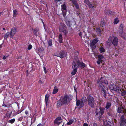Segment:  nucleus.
<instances>
[{"mask_svg":"<svg viewBox=\"0 0 126 126\" xmlns=\"http://www.w3.org/2000/svg\"><path fill=\"white\" fill-rule=\"evenodd\" d=\"M71 97L69 95H66L62 96L60 99L57 101V105L60 106L62 105L68 103L71 100Z\"/></svg>","mask_w":126,"mask_h":126,"instance_id":"nucleus-1","label":"nucleus"},{"mask_svg":"<svg viewBox=\"0 0 126 126\" xmlns=\"http://www.w3.org/2000/svg\"><path fill=\"white\" fill-rule=\"evenodd\" d=\"M118 39L117 37L111 36L108 38L106 44L109 46L111 45L112 44L114 46L116 47L118 45Z\"/></svg>","mask_w":126,"mask_h":126,"instance_id":"nucleus-2","label":"nucleus"},{"mask_svg":"<svg viewBox=\"0 0 126 126\" xmlns=\"http://www.w3.org/2000/svg\"><path fill=\"white\" fill-rule=\"evenodd\" d=\"M59 31L61 32H63L64 35H65L67 34L68 31L65 25L63 23L61 24L59 27Z\"/></svg>","mask_w":126,"mask_h":126,"instance_id":"nucleus-3","label":"nucleus"},{"mask_svg":"<svg viewBox=\"0 0 126 126\" xmlns=\"http://www.w3.org/2000/svg\"><path fill=\"white\" fill-rule=\"evenodd\" d=\"M87 99L89 106L92 108L94 107L95 103L94 98L91 96L89 95L87 97Z\"/></svg>","mask_w":126,"mask_h":126,"instance_id":"nucleus-4","label":"nucleus"},{"mask_svg":"<svg viewBox=\"0 0 126 126\" xmlns=\"http://www.w3.org/2000/svg\"><path fill=\"white\" fill-rule=\"evenodd\" d=\"M56 56L59 57L61 58H63L65 57L67 55V53L63 50H62L60 52H57L54 54Z\"/></svg>","mask_w":126,"mask_h":126,"instance_id":"nucleus-5","label":"nucleus"},{"mask_svg":"<svg viewBox=\"0 0 126 126\" xmlns=\"http://www.w3.org/2000/svg\"><path fill=\"white\" fill-rule=\"evenodd\" d=\"M97 84L99 87L100 89H101L102 92L104 94H106V91L105 90V88L104 86L102 84V83L100 80H98Z\"/></svg>","mask_w":126,"mask_h":126,"instance_id":"nucleus-6","label":"nucleus"},{"mask_svg":"<svg viewBox=\"0 0 126 126\" xmlns=\"http://www.w3.org/2000/svg\"><path fill=\"white\" fill-rule=\"evenodd\" d=\"M98 42V40L97 39H94L93 40H92L91 42L90 46L91 48L92 51H93L94 49L96 48V46L95 44Z\"/></svg>","mask_w":126,"mask_h":126,"instance_id":"nucleus-7","label":"nucleus"},{"mask_svg":"<svg viewBox=\"0 0 126 126\" xmlns=\"http://www.w3.org/2000/svg\"><path fill=\"white\" fill-rule=\"evenodd\" d=\"M72 68L73 70L71 73V74L73 75H74L77 72V68L78 67L77 65L75 62H73L72 64Z\"/></svg>","mask_w":126,"mask_h":126,"instance_id":"nucleus-8","label":"nucleus"},{"mask_svg":"<svg viewBox=\"0 0 126 126\" xmlns=\"http://www.w3.org/2000/svg\"><path fill=\"white\" fill-rule=\"evenodd\" d=\"M120 126H126V119H124L123 115H122L120 118Z\"/></svg>","mask_w":126,"mask_h":126,"instance_id":"nucleus-9","label":"nucleus"},{"mask_svg":"<svg viewBox=\"0 0 126 126\" xmlns=\"http://www.w3.org/2000/svg\"><path fill=\"white\" fill-rule=\"evenodd\" d=\"M16 32V29L15 28H13L11 29V32L10 33V37L12 38L15 34Z\"/></svg>","mask_w":126,"mask_h":126,"instance_id":"nucleus-10","label":"nucleus"},{"mask_svg":"<svg viewBox=\"0 0 126 126\" xmlns=\"http://www.w3.org/2000/svg\"><path fill=\"white\" fill-rule=\"evenodd\" d=\"M61 7L62 11L63 13V15L64 17L66 14V6L65 4H64L62 5Z\"/></svg>","mask_w":126,"mask_h":126,"instance_id":"nucleus-11","label":"nucleus"},{"mask_svg":"<svg viewBox=\"0 0 126 126\" xmlns=\"http://www.w3.org/2000/svg\"><path fill=\"white\" fill-rule=\"evenodd\" d=\"M76 104L77 106H79V108L82 107L84 105L81 101L79 100H77Z\"/></svg>","mask_w":126,"mask_h":126,"instance_id":"nucleus-12","label":"nucleus"},{"mask_svg":"<svg viewBox=\"0 0 126 126\" xmlns=\"http://www.w3.org/2000/svg\"><path fill=\"white\" fill-rule=\"evenodd\" d=\"M84 3L88 5L89 7L91 8H93L94 5L91 3V2L88 0H85L84 1Z\"/></svg>","mask_w":126,"mask_h":126,"instance_id":"nucleus-13","label":"nucleus"},{"mask_svg":"<svg viewBox=\"0 0 126 126\" xmlns=\"http://www.w3.org/2000/svg\"><path fill=\"white\" fill-rule=\"evenodd\" d=\"M99 109L100 110V112H99L97 113H96V115L97 116L99 115V116H100L102 115L104 113V110L105 109L104 108L100 107L99 108Z\"/></svg>","mask_w":126,"mask_h":126,"instance_id":"nucleus-14","label":"nucleus"},{"mask_svg":"<svg viewBox=\"0 0 126 126\" xmlns=\"http://www.w3.org/2000/svg\"><path fill=\"white\" fill-rule=\"evenodd\" d=\"M61 118L60 117H59L57 118L54 121V123L55 124H57L58 125H59L61 123Z\"/></svg>","mask_w":126,"mask_h":126,"instance_id":"nucleus-15","label":"nucleus"},{"mask_svg":"<svg viewBox=\"0 0 126 126\" xmlns=\"http://www.w3.org/2000/svg\"><path fill=\"white\" fill-rule=\"evenodd\" d=\"M124 108L123 107H119L117 110V112L119 113H125V111Z\"/></svg>","mask_w":126,"mask_h":126,"instance_id":"nucleus-16","label":"nucleus"},{"mask_svg":"<svg viewBox=\"0 0 126 126\" xmlns=\"http://www.w3.org/2000/svg\"><path fill=\"white\" fill-rule=\"evenodd\" d=\"M76 64L78 66H80L81 68H83L85 66L84 64L83 63L80 62L79 61H78L77 62V64L76 63Z\"/></svg>","mask_w":126,"mask_h":126,"instance_id":"nucleus-17","label":"nucleus"},{"mask_svg":"<svg viewBox=\"0 0 126 126\" xmlns=\"http://www.w3.org/2000/svg\"><path fill=\"white\" fill-rule=\"evenodd\" d=\"M49 95L48 94H46L45 96V101L46 105L47 107L48 105V100L49 98Z\"/></svg>","mask_w":126,"mask_h":126,"instance_id":"nucleus-18","label":"nucleus"},{"mask_svg":"<svg viewBox=\"0 0 126 126\" xmlns=\"http://www.w3.org/2000/svg\"><path fill=\"white\" fill-rule=\"evenodd\" d=\"M119 33L121 37L125 40L126 39V34L125 33L122 31L119 32Z\"/></svg>","mask_w":126,"mask_h":126,"instance_id":"nucleus-19","label":"nucleus"},{"mask_svg":"<svg viewBox=\"0 0 126 126\" xmlns=\"http://www.w3.org/2000/svg\"><path fill=\"white\" fill-rule=\"evenodd\" d=\"M103 122H104V124L106 126H110L111 124V123L109 121H107V120H104L103 121Z\"/></svg>","mask_w":126,"mask_h":126,"instance_id":"nucleus-20","label":"nucleus"},{"mask_svg":"<svg viewBox=\"0 0 126 126\" xmlns=\"http://www.w3.org/2000/svg\"><path fill=\"white\" fill-rule=\"evenodd\" d=\"M63 40L62 35L61 34H60L58 36V41L61 43L62 42Z\"/></svg>","mask_w":126,"mask_h":126,"instance_id":"nucleus-21","label":"nucleus"},{"mask_svg":"<svg viewBox=\"0 0 126 126\" xmlns=\"http://www.w3.org/2000/svg\"><path fill=\"white\" fill-rule=\"evenodd\" d=\"M74 120H75V122H76V119L75 118H73V119L70 120L69 121L67 122V124L68 125L72 124V123L74 121Z\"/></svg>","mask_w":126,"mask_h":126,"instance_id":"nucleus-22","label":"nucleus"},{"mask_svg":"<svg viewBox=\"0 0 126 126\" xmlns=\"http://www.w3.org/2000/svg\"><path fill=\"white\" fill-rule=\"evenodd\" d=\"M81 101L84 105V103L87 101V99L86 97L85 96L83 97L81 99Z\"/></svg>","mask_w":126,"mask_h":126,"instance_id":"nucleus-23","label":"nucleus"},{"mask_svg":"<svg viewBox=\"0 0 126 126\" xmlns=\"http://www.w3.org/2000/svg\"><path fill=\"white\" fill-rule=\"evenodd\" d=\"M96 30L98 34L99 35H101V30L99 28H97L96 29Z\"/></svg>","mask_w":126,"mask_h":126,"instance_id":"nucleus-24","label":"nucleus"},{"mask_svg":"<svg viewBox=\"0 0 126 126\" xmlns=\"http://www.w3.org/2000/svg\"><path fill=\"white\" fill-rule=\"evenodd\" d=\"M58 89L57 88V87L55 86V87L54 88L53 90L52 93L53 94L56 93L58 91Z\"/></svg>","mask_w":126,"mask_h":126,"instance_id":"nucleus-25","label":"nucleus"},{"mask_svg":"<svg viewBox=\"0 0 126 126\" xmlns=\"http://www.w3.org/2000/svg\"><path fill=\"white\" fill-rule=\"evenodd\" d=\"M67 25L69 26V27H70L72 25V23L71 22H70L69 21H68L66 22Z\"/></svg>","mask_w":126,"mask_h":126,"instance_id":"nucleus-26","label":"nucleus"},{"mask_svg":"<svg viewBox=\"0 0 126 126\" xmlns=\"http://www.w3.org/2000/svg\"><path fill=\"white\" fill-rule=\"evenodd\" d=\"M111 106V103L110 102L107 103L106 105V106L105 107V108L108 109Z\"/></svg>","mask_w":126,"mask_h":126,"instance_id":"nucleus-27","label":"nucleus"},{"mask_svg":"<svg viewBox=\"0 0 126 126\" xmlns=\"http://www.w3.org/2000/svg\"><path fill=\"white\" fill-rule=\"evenodd\" d=\"M119 87H117L116 86L114 85V89H113V90L114 91H115L116 92H118L119 91Z\"/></svg>","mask_w":126,"mask_h":126,"instance_id":"nucleus-28","label":"nucleus"},{"mask_svg":"<svg viewBox=\"0 0 126 126\" xmlns=\"http://www.w3.org/2000/svg\"><path fill=\"white\" fill-rule=\"evenodd\" d=\"M99 50L100 53L104 52L105 51V49L103 47H101L100 48H99Z\"/></svg>","mask_w":126,"mask_h":126,"instance_id":"nucleus-29","label":"nucleus"},{"mask_svg":"<svg viewBox=\"0 0 126 126\" xmlns=\"http://www.w3.org/2000/svg\"><path fill=\"white\" fill-rule=\"evenodd\" d=\"M98 59L102 60V59L104 58L103 56L102 55H99L98 56Z\"/></svg>","mask_w":126,"mask_h":126,"instance_id":"nucleus-30","label":"nucleus"},{"mask_svg":"<svg viewBox=\"0 0 126 126\" xmlns=\"http://www.w3.org/2000/svg\"><path fill=\"white\" fill-rule=\"evenodd\" d=\"M123 24H121L120 26L119 29V32L123 31Z\"/></svg>","mask_w":126,"mask_h":126,"instance_id":"nucleus-31","label":"nucleus"},{"mask_svg":"<svg viewBox=\"0 0 126 126\" xmlns=\"http://www.w3.org/2000/svg\"><path fill=\"white\" fill-rule=\"evenodd\" d=\"M119 22V20H118V18H116L114 19L113 23L114 24H116L118 23Z\"/></svg>","mask_w":126,"mask_h":126,"instance_id":"nucleus-32","label":"nucleus"},{"mask_svg":"<svg viewBox=\"0 0 126 126\" xmlns=\"http://www.w3.org/2000/svg\"><path fill=\"white\" fill-rule=\"evenodd\" d=\"M114 87V84H113L112 85H111L109 86V88L110 89L112 90H113Z\"/></svg>","mask_w":126,"mask_h":126,"instance_id":"nucleus-33","label":"nucleus"},{"mask_svg":"<svg viewBox=\"0 0 126 126\" xmlns=\"http://www.w3.org/2000/svg\"><path fill=\"white\" fill-rule=\"evenodd\" d=\"M17 11L16 10H15L13 11V16L14 17H15L17 15Z\"/></svg>","mask_w":126,"mask_h":126,"instance_id":"nucleus-34","label":"nucleus"},{"mask_svg":"<svg viewBox=\"0 0 126 126\" xmlns=\"http://www.w3.org/2000/svg\"><path fill=\"white\" fill-rule=\"evenodd\" d=\"M9 32H8L5 34L4 36V39L6 40L9 36Z\"/></svg>","mask_w":126,"mask_h":126,"instance_id":"nucleus-35","label":"nucleus"},{"mask_svg":"<svg viewBox=\"0 0 126 126\" xmlns=\"http://www.w3.org/2000/svg\"><path fill=\"white\" fill-rule=\"evenodd\" d=\"M15 120V119L14 118L8 121V122L10 123L11 124L13 123Z\"/></svg>","mask_w":126,"mask_h":126,"instance_id":"nucleus-36","label":"nucleus"},{"mask_svg":"<svg viewBox=\"0 0 126 126\" xmlns=\"http://www.w3.org/2000/svg\"><path fill=\"white\" fill-rule=\"evenodd\" d=\"M12 112L11 111L7 112L6 113L8 117H10L11 114Z\"/></svg>","mask_w":126,"mask_h":126,"instance_id":"nucleus-37","label":"nucleus"},{"mask_svg":"<svg viewBox=\"0 0 126 126\" xmlns=\"http://www.w3.org/2000/svg\"><path fill=\"white\" fill-rule=\"evenodd\" d=\"M106 13L107 14H108L109 15H111L112 14V12L109 10H107V11Z\"/></svg>","mask_w":126,"mask_h":126,"instance_id":"nucleus-38","label":"nucleus"},{"mask_svg":"<svg viewBox=\"0 0 126 126\" xmlns=\"http://www.w3.org/2000/svg\"><path fill=\"white\" fill-rule=\"evenodd\" d=\"M48 45L49 46H51L52 45V41L51 40H50L48 41Z\"/></svg>","mask_w":126,"mask_h":126,"instance_id":"nucleus-39","label":"nucleus"},{"mask_svg":"<svg viewBox=\"0 0 126 126\" xmlns=\"http://www.w3.org/2000/svg\"><path fill=\"white\" fill-rule=\"evenodd\" d=\"M32 46L31 45H29L28 47V49L29 50H30L31 49H32Z\"/></svg>","mask_w":126,"mask_h":126,"instance_id":"nucleus-40","label":"nucleus"},{"mask_svg":"<svg viewBox=\"0 0 126 126\" xmlns=\"http://www.w3.org/2000/svg\"><path fill=\"white\" fill-rule=\"evenodd\" d=\"M122 96H124L126 95V91H124L121 93Z\"/></svg>","mask_w":126,"mask_h":126,"instance_id":"nucleus-41","label":"nucleus"},{"mask_svg":"<svg viewBox=\"0 0 126 126\" xmlns=\"http://www.w3.org/2000/svg\"><path fill=\"white\" fill-rule=\"evenodd\" d=\"M102 60H98L97 61V63L98 64H100L102 62Z\"/></svg>","mask_w":126,"mask_h":126,"instance_id":"nucleus-42","label":"nucleus"},{"mask_svg":"<svg viewBox=\"0 0 126 126\" xmlns=\"http://www.w3.org/2000/svg\"><path fill=\"white\" fill-rule=\"evenodd\" d=\"M75 5V7L77 9H78L79 8V6L78 4H77V3H76V4H74Z\"/></svg>","mask_w":126,"mask_h":126,"instance_id":"nucleus-43","label":"nucleus"},{"mask_svg":"<svg viewBox=\"0 0 126 126\" xmlns=\"http://www.w3.org/2000/svg\"><path fill=\"white\" fill-rule=\"evenodd\" d=\"M72 1V2L73 3V4H76V3H77L76 0H71Z\"/></svg>","mask_w":126,"mask_h":126,"instance_id":"nucleus-44","label":"nucleus"},{"mask_svg":"<svg viewBox=\"0 0 126 126\" xmlns=\"http://www.w3.org/2000/svg\"><path fill=\"white\" fill-rule=\"evenodd\" d=\"M100 25L102 27H103L104 25V23L103 22H102L100 23Z\"/></svg>","mask_w":126,"mask_h":126,"instance_id":"nucleus-45","label":"nucleus"},{"mask_svg":"<svg viewBox=\"0 0 126 126\" xmlns=\"http://www.w3.org/2000/svg\"><path fill=\"white\" fill-rule=\"evenodd\" d=\"M102 82L105 83L106 84H108V81L107 80H104V81L103 82Z\"/></svg>","mask_w":126,"mask_h":126,"instance_id":"nucleus-46","label":"nucleus"},{"mask_svg":"<svg viewBox=\"0 0 126 126\" xmlns=\"http://www.w3.org/2000/svg\"><path fill=\"white\" fill-rule=\"evenodd\" d=\"M43 68L44 69V70L45 71V73H46L47 72V71L46 70V69L45 68V67H43Z\"/></svg>","mask_w":126,"mask_h":126,"instance_id":"nucleus-47","label":"nucleus"},{"mask_svg":"<svg viewBox=\"0 0 126 126\" xmlns=\"http://www.w3.org/2000/svg\"><path fill=\"white\" fill-rule=\"evenodd\" d=\"M37 31H36L35 30L34 32V33L36 35H37Z\"/></svg>","mask_w":126,"mask_h":126,"instance_id":"nucleus-48","label":"nucleus"},{"mask_svg":"<svg viewBox=\"0 0 126 126\" xmlns=\"http://www.w3.org/2000/svg\"><path fill=\"white\" fill-rule=\"evenodd\" d=\"M88 125L86 123H84L83 125V126H88Z\"/></svg>","mask_w":126,"mask_h":126,"instance_id":"nucleus-49","label":"nucleus"},{"mask_svg":"<svg viewBox=\"0 0 126 126\" xmlns=\"http://www.w3.org/2000/svg\"><path fill=\"white\" fill-rule=\"evenodd\" d=\"M61 0H54V1H55V2L56 3H57V2H58V1H60Z\"/></svg>","mask_w":126,"mask_h":126,"instance_id":"nucleus-50","label":"nucleus"},{"mask_svg":"<svg viewBox=\"0 0 126 126\" xmlns=\"http://www.w3.org/2000/svg\"><path fill=\"white\" fill-rule=\"evenodd\" d=\"M93 126H97V124L96 123H94Z\"/></svg>","mask_w":126,"mask_h":126,"instance_id":"nucleus-51","label":"nucleus"},{"mask_svg":"<svg viewBox=\"0 0 126 126\" xmlns=\"http://www.w3.org/2000/svg\"><path fill=\"white\" fill-rule=\"evenodd\" d=\"M25 113L26 115L28 113V111L27 110H26L25 112Z\"/></svg>","mask_w":126,"mask_h":126,"instance_id":"nucleus-52","label":"nucleus"},{"mask_svg":"<svg viewBox=\"0 0 126 126\" xmlns=\"http://www.w3.org/2000/svg\"><path fill=\"white\" fill-rule=\"evenodd\" d=\"M82 32H80L79 33V36H81L82 35Z\"/></svg>","mask_w":126,"mask_h":126,"instance_id":"nucleus-53","label":"nucleus"},{"mask_svg":"<svg viewBox=\"0 0 126 126\" xmlns=\"http://www.w3.org/2000/svg\"><path fill=\"white\" fill-rule=\"evenodd\" d=\"M37 126H43V125L41 124H39Z\"/></svg>","mask_w":126,"mask_h":126,"instance_id":"nucleus-54","label":"nucleus"},{"mask_svg":"<svg viewBox=\"0 0 126 126\" xmlns=\"http://www.w3.org/2000/svg\"><path fill=\"white\" fill-rule=\"evenodd\" d=\"M3 106H4L6 107H7V106L5 104H3L2 105Z\"/></svg>","mask_w":126,"mask_h":126,"instance_id":"nucleus-55","label":"nucleus"},{"mask_svg":"<svg viewBox=\"0 0 126 126\" xmlns=\"http://www.w3.org/2000/svg\"><path fill=\"white\" fill-rule=\"evenodd\" d=\"M3 13L2 12H1L0 13V16L3 14Z\"/></svg>","mask_w":126,"mask_h":126,"instance_id":"nucleus-56","label":"nucleus"},{"mask_svg":"<svg viewBox=\"0 0 126 126\" xmlns=\"http://www.w3.org/2000/svg\"><path fill=\"white\" fill-rule=\"evenodd\" d=\"M6 57H5V56H3V59L4 60V59H6Z\"/></svg>","mask_w":126,"mask_h":126,"instance_id":"nucleus-57","label":"nucleus"},{"mask_svg":"<svg viewBox=\"0 0 126 126\" xmlns=\"http://www.w3.org/2000/svg\"><path fill=\"white\" fill-rule=\"evenodd\" d=\"M108 114L109 115H110H110H110V113H108Z\"/></svg>","mask_w":126,"mask_h":126,"instance_id":"nucleus-58","label":"nucleus"},{"mask_svg":"<svg viewBox=\"0 0 126 126\" xmlns=\"http://www.w3.org/2000/svg\"><path fill=\"white\" fill-rule=\"evenodd\" d=\"M75 51L76 52H77V53L78 54V52L77 51Z\"/></svg>","mask_w":126,"mask_h":126,"instance_id":"nucleus-59","label":"nucleus"},{"mask_svg":"<svg viewBox=\"0 0 126 126\" xmlns=\"http://www.w3.org/2000/svg\"><path fill=\"white\" fill-rule=\"evenodd\" d=\"M74 90H75V91H76V88H75L74 87Z\"/></svg>","mask_w":126,"mask_h":126,"instance_id":"nucleus-60","label":"nucleus"},{"mask_svg":"<svg viewBox=\"0 0 126 126\" xmlns=\"http://www.w3.org/2000/svg\"><path fill=\"white\" fill-rule=\"evenodd\" d=\"M43 24H44V23L43 22Z\"/></svg>","mask_w":126,"mask_h":126,"instance_id":"nucleus-61","label":"nucleus"}]
</instances>
